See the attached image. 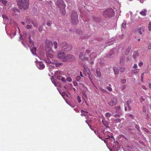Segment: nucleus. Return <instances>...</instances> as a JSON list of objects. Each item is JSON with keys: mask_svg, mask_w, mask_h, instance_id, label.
I'll list each match as a JSON object with an SVG mask.
<instances>
[{"mask_svg": "<svg viewBox=\"0 0 151 151\" xmlns=\"http://www.w3.org/2000/svg\"><path fill=\"white\" fill-rule=\"evenodd\" d=\"M17 5L20 9L25 10L29 8V4L28 0H16Z\"/></svg>", "mask_w": 151, "mask_h": 151, "instance_id": "f257e3e1", "label": "nucleus"}, {"mask_svg": "<svg viewBox=\"0 0 151 151\" xmlns=\"http://www.w3.org/2000/svg\"><path fill=\"white\" fill-rule=\"evenodd\" d=\"M70 19L72 23L76 24L79 22L78 19V14L77 12L74 10L72 11L70 16Z\"/></svg>", "mask_w": 151, "mask_h": 151, "instance_id": "f03ea898", "label": "nucleus"}, {"mask_svg": "<svg viewBox=\"0 0 151 151\" xmlns=\"http://www.w3.org/2000/svg\"><path fill=\"white\" fill-rule=\"evenodd\" d=\"M114 12L113 9L109 8L104 11L103 14L105 17H111L114 15Z\"/></svg>", "mask_w": 151, "mask_h": 151, "instance_id": "7ed1b4c3", "label": "nucleus"}, {"mask_svg": "<svg viewBox=\"0 0 151 151\" xmlns=\"http://www.w3.org/2000/svg\"><path fill=\"white\" fill-rule=\"evenodd\" d=\"M60 47L62 50L65 52L69 51L72 49L71 46L65 42H63L60 44Z\"/></svg>", "mask_w": 151, "mask_h": 151, "instance_id": "20e7f679", "label": "nucleus"}, {"mask_svg": "<svg viewBox=\"0 0 151 151\" xmlns=\"http://www.w3.org/2000/svg\"><path fill=\"white\" fill-rule=\"evenodd\" d=\"M75 60L76 58L74 55L71 54H68L63 58L62 61L64 62H69L74 61Z\"/></svg>", "mask_w": 151, "mask_h": 151, "instance_id": "39448f33", "label": "nucleus"}, {"mask_svg": "<svg viewBox=\"0 0 151 151\" xmlns=\"http://www.w3.org/2000/svg\"><path fill=\"white\" fill-rule=\"evenodd\" d=\"M57 5L58 7L60 9L61 11H63L62 12L63 14H64V12L65 11V4L63 0H58L57 2Z\"/></svg>", "mask_w": 151, "mask_h": 151, "instance_id": "423d86ee", "label": "nucleus"}, {"mask_svg": "<svg viewBox=\"0 0 151 151\" xmlns=\"http://www.w3.org/2000/svg\"><path fill=\"white\" fill-rule=\"evenodd\" d=\"M108 104L111 106L117 104V99L115 97L113 96L111 97Z\"/></svg>", "mask_w": 151, "mask_h": 151, "instance_id": "0eeeda50", "label": "nucleus"}, {"mask_svg": "<svg viewBox=\"0 0 151 151\" xmlns=\"http://www.w3.org/2000/svg\"><path fill=\"white\" fill-rule=\"evenodd\" d=\"M39 69H43L45 67V65L43 62H37L36 63Z\"/></svg>", "mask_w": 151, "mask_h": 151, "instance_id": "6e6552de", "label": "nucleus"}, {"mask_svg": "<svg viewBox=\"0 0 151 151\" xmlns=\"http://www.w3.org/2000/svg\"><path fill=\"white\" fill-rule=\"evenodd\" d=\"M65 52L62 51H60L58 54V58L62 59L65 57Z\"/></svg>", "mask_w": 151, "mask_h": 151, "instance_id": "1a4fd4ad", "label": "nucleus"}, {"mask_svg": "<svg viewBox=\"0 0 151 151\" xmlns=\"http://www.w3.org/2000/svg\"><path fill=\"white\" fill-rule=\"evenodd\" d=\"M49 51H50V52L46 53V55L47 57H48L50 58H52L53 56V52L52 49H50Z\"/></svg>", "mask_w": 151, "mask_h": 151, "instance_id": "9d476101", "label": "nucleus"}, {"mask_svg": "<svg viewBox=\"0 0 151 151\" xmlns=\"http://www.w3.org/2000/svg\"><path fill=\"white\" fill-rule=\"evenodd\" d=\"M125 58L124 55H122L120 58V63L121 65H123L125 63Z\"/></svg>", "mask_w": 151, "mask_h": 151, "instance_id": "9b49d317", "label": "nucleus"}, {"mask_svg": "<svg viewBox=\"0 0 151 151\" xmlns=\"http://www.w3.org/2000/svg\"><path fill=\"white\" fill-rule=\"evenodd\" d=\"M46 45L47 47L50 49L52 46V42L49 40H47L46 41Z\"/></svg>", "mask_w": 151, "mask_h": 151, "instance_id": "f8f14e48", "label": "nucleus"}, {"mask_svg": "<svg viewBox=\"0 0 151 151\" xmlns=\"http://www.w3.org/2000/svg\"><path fill=\"white\" fill-rule=\"evenodd\" d=\"M19 10L17 8H13L12 9V13L14 15H17L18 14V13H19Z\"/></svg>", "mask_w": 151, "mask_h": 151, "instance_id": "ddd939ff", "label": "nucleus"}, {"mask_svg": "<svg viewBox=\"0 0 151 151\" xmlns=\"http://www.w3.org/2000/svg\"><path fill=\"white\" fill-rule=\"evenodd\" d=\"M145 28V27H142V28L140 27L138 28L137 29V31L140 35H142V33L141 31V29H142V31H144Z\"/></svg>", "mask_w": 151, "mask_h": 151, "instance_id": "4468645a", "label": "nucleus"}, {"mask_svg": "<svg viewBox=\"0 0 151 151\" xmlns=\"http://www.w3.org/2000/svg\"><path fill=\"white\" fill-rule=\"evenodd\" d=\"M139 56V53L138 51H135L133 54V57L135 59L138 57Z\"/></svg>", "mask_w": 151, "mask_h": 151, "instance_id": "2eb2a0df", "label": "nucleus"}, {"mask_svg": "<svg viewBox=\"0 0 151 151\" xmlns=\"http://www.w3.org/2000/svg\"><path fill=\"white\" fill-rule=\"evenodd\" d=\"M131 48V46H129L127 48V49H126L125 52V54L126 55H128L129 54V53L130 49Z\"/></svg>", "mask_w": 151, "mask_h": 151, "instance_id": "dca6fc26", "label": "nucleus"}, {"mask_svg": "<svg viewBox=\"0 0 151 151\" xmlns=\"http://www.w3.org/2000/svg\"><path fill=\"white\" fill-rule=\"evenodd\" d=\"M96 73L97 76L99 78H101V75L99 69H96Z\"/></svg>", "mask_w": 151, "mask_h": 151, "instance_id": "f3484780", "label": "nucleus"}, {"mask_svg": "<svg viewBox=\"0 0 151 151\" xmlns=\"http://www.w3.org/2000/svg\"><path fill=\"white\" fill-rule=\"evenodd\" d=\"M147 11L146 9H144L143 11L140 12V14L143 16H145L146 15V13L147 12Z\"/></svg>", "mask_w": 151, "mask_h": 151, "instance_id": "a211bd4d", "label": "nucleus"}, {"mask_svg": "<svg viewBox=\"0 0 151 151\" xmlns=\"http://www.w3.org/2000/svg\"><path fill=\"white\" fill-rule=\"evenodd\" d=\"M139 72V70L138 69H135L134 70H132L131 71V73L132 74H137Z\"/></svg>", "mask_w": 151, "mask_h": 151, "instance_id": "6ab92c4d", "label": "nucleus"}, {"mask_svg": "<svg viewBox=\"0 0 151 151\" xmlns=\"http://www.w3.org/2000/svg\"><path fill=\"white\" fill-rule=\"evenodd\" d=\"M79 58L81 60H84L85 56L83 54V53H81L79 55Z\"/></svg>", "mask_w": 151, "mask_h": 151, "instance_id": "aec40b11", "label": "nucleus"}, {"mask_svg": "<svg viewBox=\"0 0 151 151\" xmlns=\"http://www.w3.org/2000/svg\"><path fill=\"white\" fill-rule=\"evenodd\" d=\"M61 74V71H57L55 73V77L60 76Z\"/></svg>", "mask_w": 151, "mask_h": 151, "instance_id": "412c9836", "label": "nucleus"}, {"mask_svg": "<svg viewBox=\"0 0 151 151\" xmlns=\"http://www.w3.org/2000/svg\"><path fill=\"white\" fill-rule=\"evenodd\" d=\"M31 50L32 53L34 54L36 53V47H33L32 49H31Z\"/></svg>", "mask_w": 151, "mask_h": 151, "instance_id": "4be33fe9", "label": "nucleus"}, {"mask_svg": "<svg viewBox=\"0 0 151 151\" xmlns=\"http://www.w3.org/2000/svg\"><path fill=\"white\" fill-rule=\"evenodd\" d=\"M76 34H78L80 35H81L82 34V32L80 30H77L76 32Z\"/></svg>", "mask_w": 151, "mask_h": 151, "instance_id": "5701e85b", "label": "nucleus"}, {"mask_svg": "<svg viewBox=\"0 0 151 151\" xmlns=\"http://www.w3.org/2000/svg\"><path fill=\"white\" fill-rule=\"evenodd\" d=\"M0 1L2 2L4 5H6L7 3V1L6 0H0Z\"/></svg>", "mask_w": 151, "mask_h": 151, "instance_id": "b1692460", "label": "nucleus"}, {"mask_svg": "<svg viewBox=\"0 0 151 151\" xmlns=\"http://www.w3.org/2000/svg\"><path fill=\"white\" fill-rule=\"evenodd\" d=\"M55 65L56 67H59L60 65H63V63H56Z\"/></svg>", "mask_w": 151, "mask_h": 151, "instance_id": "393cba45", "label": "nucleus"}, {"mask_svg": "<svg viewBox=\"0 0 151 151\" xmlns=\"http://www.w3.org/2000/svg\"><path fill=\"white\" fill-rule=\"evenodd\" d=\"M52 22L50 21H47V25L48 27H51V26Z\"/></svg>", "mask_w": 151, "mask_h": 151, "instance_id": "a878e982", "label": "nucleus"}, {"mask_svg": "<svg viewBox=\"0 0 151 151\" xmlns=\"http://www.w3.org/2000/svg\"><path fill=\"white\" fill-rule=\"evenodd\" d=\"M53 45H54L55 48V49L57 48L58 43L56 41H55L53 42Z\"/></svg>", "mask_w": 151, "mask_h": 151, "instance_id": "bb28decb", "label": "nucleus"}, {"mask_svg": "<svg viewBox=\"0 0 151 151\" xmlns=\"http://www.w3.org/2000/svg\"><path fill=\"white\" fill-rule=\"evenodd\" d=\"M148 29L149 31H151V22H150L148 24Z\"/></svg>", "mask_w": 151, "mask_h": 151, "instance_id": "cd10ccee", "label": "nucleus"}, {"mask_svg": "<svg viewBox=\"0 0 151 151\" xmlns=\"http://www.w3.org/2000/svg\"><path fill=\"white\" fill-rule=\"evenodd\" d=\"M111 116V114L109 112L106 113L105 114V116L106 117H109Z\"/></svg>", "mask_w": 151, "mask_h": 151, "instance_id": "c85d7f7f", "label": "nucleus"}, {"mask_svg": "<svg viewBox=\"0 0 151 151\" xmlns=\"http://www.w3.org/2000/svg\"><path fill=\"white\" fill-rule=\"evenodd\" d=\"M38 31L41 32L43 30V28L42 26H39L38 28Z\"/></svg>", "mask_w": 151, "mask_h": 151, "instance_id": "c756f323", "label": "nucleus"}, {"mask_svg": "<svg viewBox=\"0 0 151 151\" xmlns=\"http://www.w3.org/2000/svg\"><path fill=\"white\" fill-rule=\"evenodd\" d=\"M122 26L124 29H125L126 28V22H123L122 24Z\"/></svg>", "mask_w": 151, "mask_h": 151, "instance_id": "7c9ffc66", "label": "nucleus"}, {"mask_svg": "<svg viewBox=\"0 0 151 151\" xmlns=\"http://www.w3.org/2000/svg\"><path fill=\"white\" fill-rule=\"evenodd\" d=\"M81 116H83V112L85 113H88V112H87V111H84L82 110L81 111Z\"/></svg>", "mask_w": 151, "mask_h": 151, "instance_id": "2f4dec72", "label": "nucleus"}, {"mask_svg": "<svg viewBox=\"0 0 151 151\" xmlns=\"http://www.w3.org/2000/svg\"><path fill=\"white\" fill-rule=\"evenodd\" d=\"M32 23L33 24V26L36 27H38V24L37 23H34L33 22H32Z\"/></svg>", "mask_w": 151, "mask_h": 151, "instance_id": "473e14b6", "label": "nucleus"}, {"mask_svg": "<svg viewBox=\"0 0 151 151\" xmlns=\"http://www.w3.org/2000/svg\"><path fill=\"white\" fill-rule=\"evenodd\" d=\"M28 39L29 40V43L31 44L32 42V41L31 40V36L29 35Z\"/></svg>", "mask_w": 151, "mask_h": 151, "instance_id": "72a5a7b5", "label": "nucleus"}, {"mask_svg": "<svg viewBox=\"0 0 151 151\" xmlns=\"http://www.w3.org/2000/svg\"><path fill=\"white\" fill-rule=\"evenodd\" d=\"M143 65V63L142 61L139 62L138 63V65L139 67H141Z\"/></svg>", "mask_w": 151, "mask_h": 151, "instance_id": "f704fd0d", "label": "nucleus"}, {"mask_svg": "<svg viewBox=\"0 0 151 151\" xmlns=\"http://www.w3.org/2000/svg\"><path fill=\"white\" fill-rule=\"evenodd\" d=\"M32 25H27L26 26V28L27 29H29L32 28Z\"/></svg>", "mask_w": 151, "mask_h": 151, "instance_id": "c9c22d12", "label": "nucleus"}, {"mask_svg": "<svg viewBox=\"0 0 151 151\" xmlns=\"http://www.w3.org/2000/svg\"><path fill=\"white\" fill-rule=\"evenodd\" d=\"M26 22L28 24H30V23H32L31 20L29 19H26Z\"/></svg>", "mask_w": 151, "mask_h": 151, "instance_id": "e433bc0d", "label": "nucleus"}, {"mask_svg": "<svg viewBox=\"0 0 151 151\" xmlns=\"http://www.w3.org/2000/svg\"><path fill=\"white\" fill-rule=\"evenodd\" d=\"M137 64H134V66H133L132 67V68L133 69H137Z\"/></svg>", "mask_w": 151, "mask_h": 151, "instance_id": "4c0bfd02", "label": "nucleus"}, {"mask_svg": "<svg viewBox=\"0 0 151 151\" xmlns=\"http://www.w3.org/2000/svg\"><path fill=\"white\" fill-rule=\"evenodd\" d=\"M144 73H143L142 75H141V81L142 82L143 80V76H144Z\"/></svg>", "mask_w": 151, "mask_h": 151, "instance_id": "58836bf2", "label": "nucleus"}, {"mask_svg": "<svg viewBox=\"0 0 151 151\" xmlns=\"http://www.w3.org/2000/svg\"><path fill=\"white\" fill-rule=\"evenodd\" d=\"M106 89L110 91H112V89L109 86L107 87Z\"/></svg>", "mask_w": 151, "mask_h": 151, "instance_id": "ea45409f", "label": "nucleus"}, {"mask_svg": "<svg viewBox=\"0 0 151 151\" xmlns=\"http://www.w3.org/2000/svg\"><path fill=\"white\" fill-rule=\"evenodd\" d=\"M77 99H78V102L80 103L81 102V99L80 97L78 96L77 97Z\"/></svg>", "mask_w": 151, "mask_h": 151, "instance_id": "a19ab883", "label": "nucleus"}, {"mask_svg": "<svg viewBox=\"0 0 151 151\" xmlns=\"http://www.w3.org/2000/svg\"><path fill=\"white\" fill-rule=\"evenodd\" d=\"M115 108L116 110L119 111L120 109V107L119 106H115Z\"/></svg>", "mask_w": 151, "mask_h": 151, "instance_id": "79ce46f5", "label": "nucleus"}, {"mask_svg": "<svg viewBox=\"0 0 151 151\" xmlns=\"http://www.w3.org/2000/svg\"><path fill=\"white\" fill-rule=\"evenodd\" d=\"M88 74L89 75V79H90V80L91 81L92 80V76L91 74L90 73H88Z\"/></svg>", "mask_w": 151, "mask_h": 151, "instance_id": "37998d69", "label": "nucleus"}, {"mask_svg": "<svg viewBox=\"0 0 151 151\" xmlns=\"http://www.w3.org/2000/svg\"><path fill=\"white\" fill-rule=\"evenodd\" d=\"M67 80L69 82H71L72 81V79L70 77H68L67 78Z\"/></svg>", "mask_w": 151, "mask_h": 151, "instance_id": "c03bdc74", "label": "nucleus"}, {"mask_svg": "<svg viewBox=\"0 0 151 151\" xmlns=\"http://www.w3.org/2000/svg\"><path fill=\"white\" fill-rule=\"evenodd\" d=\"M142 88H143L144 90H147V88L144 85H142Z\"/></svg>", "mask_w": 151, "mask_h": 151, "instance_id": "a18cd8bd", "label": "nucleus"}, {"mask_svg": "<svg viewBox=\"0 0 151 151\" xmlns=\"http://www.w3.org/2000/svg\"><path fill=\"white\" fill-rule=\"evenodd\" d=\"M135 128L136 129H137L138 131L139 129V126L137 124H136L135 126Z\"/></svg>", "mask_w": 151, "mask_h": 151, "instance_id": "49530a36", "label": "nucleus"}, {"mask_svg": "<svg viewBox=\"0 0 151 151\" xmlns=\"http://www.w3.org/2000/svg\"><path fill=\"white\" fill-rule=\"evenodd\" d=\"M81 78V77L79 76H77L76 77V81H79V80H80Z\"/></svg>", "mask_w": 151, "mask_h": 151, "instance_id": "de8ad7c7", "label": "nucleus"}, {"mask_svg": "<svg viewBox=\"0 0 151 151\" xmlns=\"http://www.w3.org/2000/svg\"><path fill=\"white\" fill-rule=\"evenodd\" d=\"M56 77H57V79L59 80H61V78H62L60 76H57Z\"/></svg>", "mask_w": 151, "mask_h": 151, "instance_id": "09e8293b", "label": "nucleus"}, {"mask_svg": "<svg viewBox=\"0 0 151 151\" xmlns=\"http://www.w3.org/2000/svg\"><path fill=\"white\" fill-rule=\"evenodd\" d=\"M91 52V51L89 50H87L85 51L86 53L87 54L90 53Z\"/></svg>", "mask_w": 151, "mask_h": 151, "instance_id": "8fccbe9b", "label": "nucleus"}, {"mask_svg": "<svg viewBox=\"0 0 151 151\" xmlns=\"http://www.w3.org/2000/svg\"><path fill=\"white\" fill-rule=\"evenodd\" d=\"M61 80L62 81L65 82V81H66L65 78L64 77H62V78H61Z\"/></svg>", "mask_w": 151, "mask_h": 151, "instance_id": "3c124183", "label": "nucleus"}, {"mask_svg": "<svg viewBox=\"0 0 151 151\" xmlns=\"http://www.w3.org/2000/svg\"><path fill=\"white\" fill-rule=\"evenodd\" d=\"M2 17L4 19H7V17L5 15H2Z\"/></svg>", "mask_w": 151, "mask_h": 151, "instance_id": "603ef678", "label": "nucleus"}, {"mask_svg": "<svg viewBox=\"0 0 151 151\" xmlns=\"http://www.w3.org/2000/svg\"><path fill=\"white\" fill-rule=\"evenodd\" d=\"M114 117H119L120 116H119V115L118 114H115L114 115Z\"/></svg>", "mask_w": 151, "mask_h": 151, "instance_id": "864d4df0", "label": "nucleus"}, {"mask_svg": "<svg viewBox=\"0 0 151 151\" xmlns=\"http://www.w3.org/2000/svg\"><path fill=\"white\" fill-rule=\"evenodd\" d=\"M126 82V80L125 79H123L122 81V82L123 83H124Z\"/></svg>", "mask_w": 151, "mask_h": 151, "instance_id": "5fc2aeb1", "label": "nucleus"}, {"mask_svg": "<svg viewBox=\"0 0 151 151\" xmlns=\"http://www.w3.org/2000/svg\"><path fill=\"white\" fill-rule=\"evenodd\" d=\"M145 100V99L142 96H141V101H144Z\"/></svg>", "mask_w": 151, "mask_h": 151, "instance_id": "6e6d98bb", "label": "nucleus"}, {"mask_svg": "<svg viewBox=\"0 0 151 151\" xmlns=\"http://www.w3.org/2000/svg\"><path fill=\"white\" fill-rule=\"evenodd\" d=\"M65 92H62V95L63 96H65Z\"/></svg>", "mask_w": 151, "mask_h": 151, "instance_id": "4d7b16f0", "label": "nucleus"}, {"mask_svg": "<svg viewBox=\"0 0 151 151\" xmlns=\"http://www.w3.org/2000/svg\"><path fill=\"white\" fill-rule=\"evenodd\" d=\"M148 49H151V44H149L148 47Z\"/></svg>", "mask_w": 151, "mask_h": 151, "instance_id": "13d9d810", "label": "nucleus"}, {"mask_svg": "<svg viewBox=\"0 0 151 151\" xmlns=\"http://www.w3.org/2000/svg\"><path fill=\"white\" fill-rule=\"evenodd\" d=\"M143 111L144 112H146V109H145V108L144 107H143Z\"/></svg>", "mask_w": 151, "mask_h": 151, "instance_id": "bf43d9fd", "label": "nucleus"}, {"mask_svg": "<svg viewBox=\"0 0 151 151\" xmlns=\"http://www.w3.org/2000/svg\"><path fill=\"white\" fill-rule=\"evenodd\" d=\"M84 59L88 61V60L89 59L88 58H87V57L85 58V57Z\"/></svg>", "mask_w": 151, "mask_h": 151, "instance_id": "052dcab7", "label": "nucleus"}, {"mask_svg": "<svg viewBox=\"0 0 151 151\" xmlns=\"http://www.w3.org/2000/svg\"><path fill=\"white\" fill-rule=\"evenodd\" d=\"M144 129L145 131L146 132H148V130L147 129H145H145Z\"/></svg>", "mask_w": 151, "mask_h": 151, "instance_id": "680f3d73", "label": "nucleus"}, {"mask_svg": "<svg viewBox=\"0 0 151 151\" xmlns=\"http://www.w3.org/2000/svg\"><path fill=\"white\" fill-rule=\"evenodd\" d=\"M139 1L140 2L142 3L144 1V0H139Z\"/></svg>", "mask_w": 151, "mask_h": 151, "instance_id": "e2e57ef3", "label": "nucleus"}, {"mask_svg": "<svg viewBox=\"0 0 151 151\" xmlns=\"http://www.w3.org/2000/svg\"><path fill=\"white\" fill-rule=\"evenodd\" d=\"M87 113H84L83 112V116H87V114H87Z\"/></svg>", "mask_w": 151, "mask_h": 151, "instance_id": "0e129e2a", "label": "nucleus"}, {"mask_svg": "<svg viewBox=\"0 0 151 151\" xmlns=\"http://www.w3.org/2000/svg\"><path fill=\"white\" fill-rule=\"evenodd\" d=\"M149 87L150 88H151V84L150 83H149Z\"/></svg>", "mask_w": 151, "mask_h": 151, "instance_id": "69168bd1", "label": "nucleus"}, {"mask_svg": "<svg viewBox=\"0 0 151 151\" xmlns=\"http://www.w3.org/2000/svg\"><path fill=\"white\" fill-rule=\"evenodd\" d=\"M128 107H129V110H130L131 109V106L129 105V106H128Z\"/></svg>", "mask_w": 151, "mask_h": 151, "instance_id": "338daca9", "label": "nucleus"}, {"mask_svg": "<svg viewBox=\"0 0 151 151\" xmlns=\"http://www.w3.org/2000/svg\"><path fill=\"white\" fill-rule=\"evenodd\" d=\"M80 76H81V77H83V76H82V72L80 71Z\"/></svg>", "mask_w": 151, "mask_h": 151, "instance_id": "774afa93", "label": "nucleus"}]
</instances>
